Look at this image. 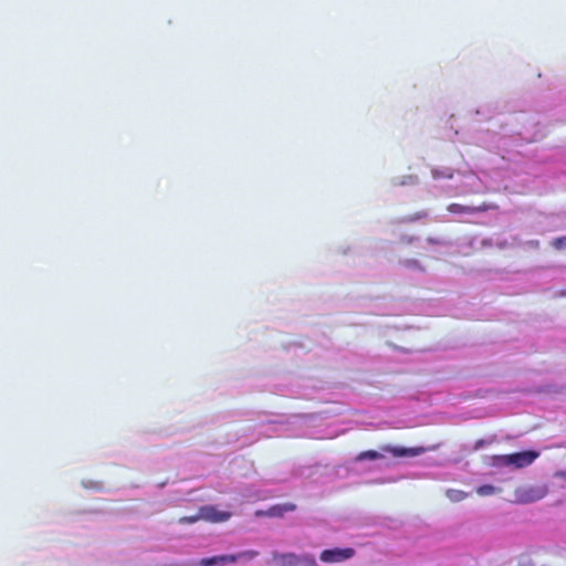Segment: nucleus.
<instances>
[{
  "mask_svg": "<svg viewBox=\"0 0 566 566\" xmlns=\"http://www.w3.org/2000/svg\"><path fill=\"white\" fill-rule=\"evenodd\" d=\"M447 210L450 213H454V214H473V213H476V212H485V211H488L489 210V206L486 203H482L481 206H478V207H471V206H463V205H460V203H450L447 207Z\"/></svg>",
  "mask_w": 566,
  "mask_h": 566,
  "instance_id": "nucleus-7",
  "label": "nucleus"
},
{
  "mask_svg": "<svg viewBox=\"0 0 566 566\" xmlns=\"http://www.w3.org/2000/svg\"><path fill=\"white\" fill-rule=\"evenodd\" d=\"M537 457L538 453L536 451H522L509 454L507 460L510 465L516 469H522L532 464Z\"/></svg>",
  "mask_w": 566,
  "mask_h": 566,
  "instance_id": "nucleus-4",
  "label": "nucleus"
},
{
  "mask_svg": "<svg viewBox=\"0 0 566 566\" xmlns=\"http://www.w3.org/2000/svg\"><path fill=\"white\" fill-rule=\"evenodd\" d=\"M507 458H509V454L494 455L492 458V464L496 465V467H509L510 462H509Z\"/></svg>",
  "mask_w": 566,
  "mask_h": 566,
  "instance_id": "nucleus-13",
  "label": "nucleus"
},
{
  "mask_svg": "<svg viewBox=\"0 0 566 566\" xmlns=\"http://www.w3.org/2000/svg\"><path fill=\"white\" fill-rule=\"evenodd\" d=\"M381 450L384 452L390 453L394 457H416L426 451V449L423 447L403 448V447H392L389 444L382 446Z\"/></svg>",
  "mask_w": 566,
  "mask_h": 566,
  "instance_id": "nucleus-5",
  "label": "nucleus"
},
{
  "mask_svg": "<svg viewBox=\"0 0 566 566\" xmlns=\"http://www.w3.org/2000/svg\"><path fill=\"white\" fill-rule=\"evenodd\" d=\"M354 554L353 548H333L323 551L319 558L324 563H338L353 557Z\"/></svg>",
  "mask_w": 566,
  "mask_h": 566,
  "instance_id": "nucleus-3",
  "label": "nucleus"
},
{
  "mask_svg": "<svg viewBox=\"0 0 566 566\" xmlns=\"http://www.w3.org/2000/svg\"><path fill=\"white\" fill-rule=\"evenodd\" d=\"M382 458V454L379 453L378 451L376 450H367V451H363L360 453H358L355 458V460L357 462H363V461H366V460H378V459H381Z\"/></svg>",
  "mask_w": 566,
  "mask_h": 566,
  "instance_id": "nucleus-10",
  "label": "nucleus"
},
{
  "mask_svg": "<svg viewBox=\"0 0 566 566\" xmlns=\"http://www.w3.org/2000/svg\"><path fill=\"white\" fill-rule=\"evenodd\" d=\"M296 510V505L293 503H283L272 505L266 510V516L269 517H282L287 512H293Z\"/></svg>",
  "mask_w": 566,
  "mask_h": 566,
  "instance_id": "nucleus-9",
  "label": "nucleus"
},
{
  "mask_svg": "<svg viewBox=\"0 0 566 566\" xmlns=\"http://www.w3.org/2000/svg\"><path fill=\"white\" fill-rule=\"evenodd\" d=\"M447 497L452 502H460L467 497V493L461 490L450 489L447 491Z\"/></svg>",
  "mask_w": 566,
  "mask_h": 566,
  "instance_id": "nucleus-11",
  "label": "nucleus"
},
{
  "mask_svg": "<svg viewBox=\"0 0 566 566\" xmlns=\"http://www.w3.org/2000/svg\"><path fill=\"white\" fill-rule=\"evenodd\" d=\"M548 490L545 485L521 486L515 490V501L517 503H532L545 497Z\"/></svg>",
  "mask_w": 566,
  "mask_h": 566,
  "instance_id": "nucleus-1",
  "label": "nucleus"
},
{
  "mask_svg": "<svg viewBox=\"0 0 566 566\" xmlns=\"http://www.w3.org/2000/svg\"><path fill=\"white\" fill-rule=\"evenodd\" d=\"M476 493L480 495V496H488V495H492L495 493V488L491 484H484V485H481L476 489Z\"/></svg>",
  "mask_w": 566,
  "mask_h": 566,
  "instance_id": "nucleus-12",
  "label": "nucleus"
},
{
  "mask_svg": "<svg viewBox=\"0 0 566 566\" xmlns=\"http://www.w3.org/2000/svg\"><path fill=\"white\" fill-rule=\"evenodd\" d=\"M265 513H266V511L258 510V511H255L254 515H255L256 517H262V516H266V514H265Z\"/></svg>",
  "mask_w": 566,
  "mask_h": 566,
  "instance_id": "nucleus-19",
  "label": "nucleus"
},
{
  "mask_svg": "<svg viewBox=\"0 0 566 566\" xmlns=\"http://www.w3.org/2000/svg\"><path fill=\"white\" fill-rule=\"evenodd\" d=\"M400 264L405 268L418 269L420 271H423V266L419 263V261H417L415 259H406V260L401 261Z\"/></svg>",
  "mask_w": 566,
  "mask_h": 566,
  "instance_id": "nucleus-14",
  "label": "nucleus"
},
{
  "mask_svg": "<svg viewBox=\"0 0 566 566\" xmlns=\"http://www.w3.org/2000/svg\"><path fill=\"white\" fill-rule=\"evenodd\" d=\"M428 242L431 244H442L440 239L428 238Z\"/></svg>",
  "mask_w": 566,
  "mask_h": 566,
  "instance_id": "nucleus-18",
  "label": "nucleus"
},
{
  "mask_svg": "<svg viewBox=\"0 0 566 566\" xmlns=\"http://www.w3.org/2000/svg\"><path fill=\"white\" fill-rule=\"evenodd\" d=\"M552 247L556 250H566V235L554 239Z\"/></svg>",
  "mask_w": 566,
  "mask_h": 566,
  "instance_id": "nucleus-15",
  "label": "nucleus"
},
{
  "mask_svg": "<svg viewBox=\"0 0 566 566\" xmlns=\"http://www.w3.org/2000/svg\"><path fill=\"white\" fill-rule=\"evenodd\" d=\"M555 476L558 478V479H564L566 480V471H557L555 473Z\"/></svg>",
  "mask_w": 566,
  "mask_h": 566,
  "instance_id": "nucleus-17",
  "label": "nucleus"
},
{
  "mask_svg": "<svg viewBox=\"0 0 566 566\" xmlns=\"http://www.w3.org/2000/svg\"><path fill=\"white\" fill-rule=\"evenodd\" d=\"M230 516L229 512L218 511L214 506H203L200 509V517L212 523L226 522Z\"/></svg>",
  "mask_w": 566,
  "mask_h": 566,
  "instance_id": "nucleus-6",
  "label": "nucleus"
},
{
  "mask_svg": "<svg viewBox=\"0 0 566 566\" xmlns=\"http://www.w3.org/2000/svg\"><path fill=\"white\" fill-rule=\"evenodd\" d=\"M272 560L280 566H296L298 564V557L294 553H277L272 554Z\"/></svg>",
  "mask_w": 566,
  "mask_h": 566,
  "instance_id": "nucleus-8",
  "label": "nucleus"
},
{
  "mask_svg": "<svg viewBox=\"0 0 566 566\" xmlns=\"http://www.w3.org/2000/svg\"><path fill=\"white\" fill-rule=\"evenodd\" d=\"M259 555L256 551H244L237 555H220L210 558H202L199 564L200 566H214L218 564L235 563L240 558L253 559Z\"/></svg>",
  "mask_w": 566,
  "mask_h": 566,
  "instance_id": "nucleus-2",
  "label": "nucleus"
},
{
  "mask_svg": "<svg viewBox=\"0 0 566 566\" xmlns=\"http://www.w3.org/2000/svg\"><path fill=\"white\" fill-rule=\"evenodd\" d=\"M199 520V516H184L179 520L180 523H188V524H191V523H195Z\"/></svg>",
  "mask_w": 566,
  "mask_h": 566,
  "instance_id": "nucleus-16",
  "label": "nucleus"
}]
</instances>
